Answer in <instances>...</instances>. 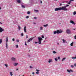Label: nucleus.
I'll use <instances>...</instances> for the list:
<instances>
[{
    "instance_id": "f257e3e1",
    "label": "nucleus",
    "mask_w": 76,
    "mask_h": 76,
    "mask_svg": "<svg viewBox=\"0 0 76 76\" xmlns=\"http://www.w3.org/2000/svg\"><path fill=\"white\" fill-rule=\"evenodd\" d=\"M69 6V5L68 4V5H66L65 6L62 7V9L63 10H64V11H67V10H68L66 8V7H68Z\"/></svg>"
},
{
    "instance_id": "f03ea898",
    "label": "nucleus",
    "mask_w": 76,
    "mask_h": 76,
    "mask_svg": "<svg viewBox=\"0 0 76 76\" xmlns=\"http://www.w3.org/2000/svg\"><path fill=\"white\" fill-rule=\"evenodd\" d=\"M38 43L39 44H41V41L42 40V39L41 37H38Z\"/></svg>"
},
{
    "instance_id": "7ed1b4c3",
    "label": "nucleus",
    "mask_w": 76,
    "mask_h": 76,
    "mask_svg": "<svg viewBox=\"0 0 76 76\" xmlns=\"http://www.w3.org/2000/svg\"><path fill=\"white\" fill-rule=\"evenodd\" d=\"M63 10L62 7L57 8L55 9V11H58V10Z\"/></svg>"
},
{
    "instance_id": "20e7f679",
    "label": "nucleus",
    "mask_w": 76,
    "mask_h": 76,
    "mask_svg": "<svg viewBox=\"0 0 76 76\" xmlns=\"http://www.w3.org/2000/svg\"><path fill=\"white\" fill-rule=\"evenodd\" d=\"M62 32H63V31L62 30L60 31L59 30H57L56 31V34H61V33H62Z\"/></svg>"
},
{
    "instance_id": "39448f33",
    "label": "nucleus",
    "mask_w": 76,
    "mask_h": 76,
    "mask_svg": "<svg viewBox=\"0 0 76 76\" xmlns=\"http://www.w3.org/2000/svg\"><path fill=\"white\" fill-rule=\"evenodd\" d=\"M66 32L67 34H70L71 33V31L69 29H67L66 30Z\"/></svg>"
},
{
    "instance_id": "423d86ee",
    "label": "nucleus",
    "mask_w": 76,
    "mask_h": 76,
    "mask_svg": "<svg viewBox=\"0 0 76 76\" xmlns=\"http://www.w3.org/2000/svg\"><path fill=\"white\" fill-rule=\"evenodd\" d=\"M34 39V37L30 38L28 40V42H30V41H32V39Z\"/></svg>"
},
{
    "instance_id": "0eeeda50",
    "label": "nucleus",
    "mask_w": 76,
    "mask_h": 76,
    "mask_svg": "<svg viewBox=\"0 0 76 76\" xmlns=\"http://www.w3.org/2000/svg\"><path fill=\"white\" fill-rule=\"evenodd\" d=\"M67 71L68 72H69V73H70V72H73V71L72 69H70L69 70L67 69Z\"/></svg>"
},
{
    "instance_id": "6e6552de",
    "label": "nucleus",
    "mask_w": 76,
    "mask_h": 76,
    "mask_svg": "<svg viewBox=\"0 0 76 76\" xmlns=\"http://www.w3.org/2000/svg\"><path fill=\"white\" fill-rule=\"evenodd\" d=\"M4 31V29H3L1 27H0V32H2L3 31Z\"/></svg>"
},
{
    "instance_id": "1a4fd4ad",
    "label": "nucleus",
    "mask_w": 76,
    "mask_h": 76,
    "mask_svg": "<svg viewBox=\"0 0 76 76\" xmlns=\"http://www.w3.org/2000/svg\"><path fill=\"white\" fill-rule=\"evenodd\" d=\"M11 60H12V61H15L16 60V58L13 57H12L11 58Z\"/></svg>"
},
{
    "instance_id": "9d476101",
    "label": "nucleus",
    "mask_w": 76,
    "mask_h": 76,
    "mask_svg": "<svg viewBox=\"0 0 76 76\" xmlns=\"http://www.w3.org/2000/svg\"><path fill=\"white\" fill-rule=\"evenodd\" d=\"M26 27L25 26L24 28V31L25 32H26Z\"/></svg>"
},
{
    "instance_id": "9b49d317",
    "label": "nucleus",
    "mask_w": 76,
    "mask_h": 76,
    "mask_svg": "<svg viewBox=\"0 0 76 76\" xmlns=\"http://www.w3.org/2000/svg\"><path fill=\"white\" fill-rule=\"evenodd\" d=\"M70 22L71 23H72V24H74V25H75L76 23H74L73 21H72V20H71L70 21Z\"/></svg>"
},
{
    "instance_id": "f8f14e48",
    "label": "nucleus",
    "mask_w": 76,
    "mask_h": 76,
    "mask_svg": "<svg viewBox=\"0 0 76 76\" xmlns=\"http://www.w3.org/2000/svg\"><path fill=\"white\" fill-rule=\"evenodd\" d=\"M52 61L53 60H52V59H49L48 61V62L49 63H50L51 62H52Z\"/></svg>"
},
{
    "instance_id": "ddd939ff",
    "label": "nucleus",
    "mask_w": 76,
    "mask_h": 76,
    "mask_svg": "<svg viewBox=\"0 0 76 76\" xmlns=\"http://www.w3.org/2000/svg\"><path fill=\"white\" fill-rule=\"evenodd\" d=\"M74 1V0H70L68 2V4H70L71 3V1Z\"/></svg>"
},
{
    "instance_id": "4468645a",
    "label": "nucleus",
    "mask_w": 76,
    "mask_h": 76,
    "mask_svg": "<svg viewBox=\"0 0 76 76\" xmlns=\"http://www.w3.org/2000/svg\"><path fill=\"white\" fill-rule=\"evenodd\" d=\"M13 64L14 65V66H17L18 65V63H14Z\"/></svg>"
},
{
    "instance_id": "2eb2a0df",
    "label": "nucleus",
    "mask_w": 76,
    "mask_h": 76,
    "mask_svg": "<svg viewBox=\"0 0 76 76\" xmlns=\"http://www.w3.org/2000/svg\"><path fill=\"white\" fill-rule=\"evenodd\" d=\"M21 7L22 8H25V6L22 4H21Z\"/></svg>"
},
{
    "instance_id": "dca6fc26",
    "label": "nucleus",
    "mask_w": 76,
    "mask_h": 76,
    "mask_svg": "<svg viewBox=\"0 0 76 76\" xmlns=\"http://www.w3.org/2000/svg\"><path fill=\"white\" fill-rule=\"evenodd\" d=\"M74 43V42H72V43H71L70 44V45L71 46H73V43Z\"/></svg>"
},
{
    "instance_id": "f3484780",
    "label": "nucleus",
    "mask_w": 76,
    "mask_h": 76,
    "mask_svg": "<svg viewBox=\"0 0 76 76\" xmlns=\"http://www.w3.org/2000/svg\"><path fill=\"white\" fill-rule=\"evenodd\" d=\"M17 2H18V3H20V2H21L20 0H17Z\"/></svg>"
},
{
    "instance_id": "a211bd4d",
    "label": "nucleus",
    "mask_w": 76,
    "mask_h": 76,
    "mask_svg": "<svg viewBox=\"0 0 76 76\" xmlns=\"http://www.w3.org/2000/svg\"><path fill=\"white\" fill-rule=\"evenodd\" d=\"M65 59H66V58H63L62 60V61H64Z\"/></svg>"
},
{
    "instance_id": "6ab92c4d",
    "label": "nucleus",
    "mask_w": 76,
    "mask_h": 76,
    "mask_svg": "<svg viewBox=\"0 0 76 76\" xmlns=\"http://www.w3.org/2000/svg\"><path fill=\"white\" fill-rule=\"evenodd\" d=\"M2 41H3V40L2 39H0V44L2 43Z\"/></svg>"
},
{
    "instance_id": "aec40b11",
    "label": "nucleus",
    "mask_w": 76,
    "mask_h": 76,
    "mask_svg": "<svg viewBox=\"0 0 76 76\" xmlns=\"http://www.w3.org/2000/svg\"><path fill=\"white\" fill-rule=\"evenodd\" d=\"M43 26L44 27H47V26H48V24L44 25Z\"/></svg>"
},
{
    "instance_id": "412c9836",
    "label": "nucleus",
    "mask_w": 76,
    "mask_h": 76,
    "mask_svg": "<svg viewBox=\"0 0 76 76\" xmlns=\"http://www.w3.org/2000/svg\"><path fill=\"white\" fill-rule=\"evenodd\" d=\"M8 41V37H7L6 38V42H7Z\"/></svg>"
},
{
    "instance_id": "4be33fe9",
    "label": "nucleus",
    "mask_w": 76,
    "mask_h": 76,
    "mask_svg": "<svg viewBox=\"0 0 76 76\" xmlns=\"http://www.w3.org/2000/svg\"><path fill=\"white\" fill-rule=\"evenodd\" d=\"M10 74L11 76H13V74H12V72H10Z\"/></svg>"
},
{
    "instance_id": "5701e85b",
    "label": "nucleus",
    "mask_w": 76,
    "mask_h": 76,
    "mask_svg": "<svg viewBox=\"0 0 76 76\" xmlns=\"http://www.w3.org/2000/svg\"><path fill=\"white\" fill-rule=\"evenodd\" d=\"M18 30H19V31H20V26H18Z\"/></svg>"
},
{
    "instance_id": "b1692460",
    "label": "nucleus",
    "mask_w": 76,
    "mask_h": 76,
    "mask_svg": "<svg viewBox=\"0 0 76 76\" xmlns=\"http://www.w3.org/2000/svg\"><path fill=\"white\" fill-rule=\"evenodd\" d=\"M73 14L74 15H76V12L75 11L73 13Z\"/></svg>"
},
{
    "instance_id": "393cba45",
    "label": "nucleus",
    "mask_w": 76,
    "mask_h": 76,
    "mask_svg": "<svg viewBox=\"0 0 76 76\" xmlns=\"http://www.w3.org/2000/svg\"><path fill=\"white\" fill-rule=\"evenodd\" d=\"M43 29V27H42V26L40 27V30H42Z\"/></svg>"
},
{
    "instance_id": "a878e982",
    "label": "nucleus",
    "mask_w": 76,
    "mask_h": 76,
    "mask_svg": "<svg viewBox=\"0 0 76 76\" xmlns=\"http://www.w3.org/2000/svg\"><path fill=\"white\" fill-rule=\"evenodd\" d=\"M53 54H56V53H57V52L54 51H53Z\"/></svg>"
},
{
    "instance_id": "bb28decb",
    "label": "nucleus",
    "mask_w": 76,
    "mask_h": 76,
    "mask_svg": "<svg viewBox=\"0 0 76 76\" xmlns=\"http://www.w3.org/2000/svg\"><path fill=\"white\" fill-rule=\"evenodd\" d=\"M30 13H31V12H30V11H28L27 12L28 15H29V14H30Z\"/></svg>"
},
{
    "instance_id": "cd10ccee",
    "label": "nucleus",
    "mask_w": 76,
    "mask_h": 76,
    "mask_svg": "<svg viewBox=\"0 0 76 76\" xmlns=\"http://www.w3.org/2000/svg\"><path fill=\"white\" fill-rule=\"evenodd\" d=\"M4 65L5 66H6V67H8V65L7 64H4Z\"/></svg>"
},
{
    "instance_id": "c85d7f7f",
    "label": "nucleus",
    "mask_w": 76,
    "mask_h": 76,
    "mask_svg": "<svg viewBox=\"0 0 76 76\" xmlns=\"http://www.w3.org/2000/svg\"><path fill=\"white\" fill-rule=\"evenodd\" d=\"M53 34L55 35L56 34V31H55L53 32Z\"/></svg>"
},
{
    "instance_id": "c756f323",
    "label": "nucleus",
    "mask_w": 76,
    "mask_h": 76,
    "mask_svg": "<svg viewBox=\"0 0 76 76\" xmlns=\"http://www.w3.org/2000/svg\"><path fill=\"white\" fill-rule=\"evenodd\" d=\"M55 60L56 61H57L58 60L57 58H55Z\"/></svg>"
},
{
    "instance_id": "7c9ffc66",
    "label": "nucleus",
    "mask_w": 76,
    "mask_h": 76,
    "mask_svg": "<svg viewBox=\"0 0 76 76\" xmlns=\"http://www.w3.org/2000/svg\"><path fill=\"white\" fill-rule=\"evenodd\" d=\"M21 36L23 37V33H22L21 34Z\"/></svg>"
},
{
    "instance_id": "2f4dec72",
    "label": "nucleus",
    "mask_w": 76,
    "mask_h": 76,
    "mask_svg": "<svg viewBox=\"0 0 76 76\" xmlns=\"http://www.w3.org/2000/svg\"><path fill=\"white\" fill-rule=\"evenodd\" d=\"M16 41L17 42H19V39L17 40Z\"/></svg>"
},
{
    "instance_id": "473e14b6",
    "label": "nucleus",
    "mask_w": 76,
    "mask_h": 76,
    "mask_svg": "<svg viewBox=\"0 0 76 76\" xmlns=\"http://www.w3.org/2000/svg\"><path fill=\"white\" fill-rule=\"evenodd\" d=\"M58 60H60V56H58Z\"/></svg>"
},
{
    "instance_id": "72a5a7b5",
    "label": "nucleus",
    "mask_w": 76,
    "mask_h": 76,
    "mask_svg": "<svg viewBox=\"0 0 76 76\" xmlns=\"http://www.w3.org/2000/svg\"><path fill=\"white\" fill-rule=\"evenodd\" d=\"M26 19H28V18H29V16H27L26 17Z\"/></svg>"
},
{
    "instance_id": "f704fd0d",
    "label": "nucleus",
    "mask_w": 76,
    "mask_h": 76,
    "mask_svg": "<svg viewBox=\"0 0 76 76\" xmlns=\"http://www.w3.org/2000/svg\"><path fill=\"white\" fill-rule=\"evenodd\" d=\"M42 38H44V36L43 35H42Z\"/></svg>"
},
{
    "instance_id": "c9c22d12",
    "label": "nucleus",
    "mask_w": 76,
    "mask_h": 76,
    "mask_svg": "<svg viewBox=\"0 0 76 76\" xmlns=\"http://www.w3.org/2000/svg\"><path fill=\"white\" fill-rule=\"evenodd\" d=\"M36 71L37 72H39V70H38L37 69H36Z\"/></svg>"
},
{
    "instance_id": "e433bc0d",
    "label": "nucleus",
    "mask_w": 76,
    "mask_h": 76,
    "mask_svg": "<svg viewBox=\"0 0 76 76\" xmlns=\"http://www.w3.org/2000/svg\"><path fill=\"white\" fill-rule=\"evenodd\" d=\"M71 67H72V68H73L74 67V66L73 65H71Z\"/></svg>"
},
{
    "instance_id": "4c0bfd02",
    "label": "nucleus",
    "mask_w": 76,
    "mask_h": 76,
    "mask_svg": "<svg viewBox=\"0 0 76 76\" xmlns=\"http://www.w3.org/2000/svg\"><path fill=\"white\" fill-rule=\"evenodd\" d=\"M36 74H37V75L39 74V72H36Z\"/></svg>"
},
{
    "instance_id": "58836bf2",
    "label": "nucleus",
    "mask_w": 76,
    "mask_h": 76,
    "mask_svg": "<svg viewBox=\"0 0 76 76\" xmlns=\"http://www.w3.org/2000/svg\"><path fill=\"white\" fill-rule=\"evenodd\" d=\"M16 48H18V45H16Z\"/></svg>"
},
{
    "instance_id": "ea45409f",
    "label": "nucleus",
    "mask_w": 76,
    "mask_h": 76,
    "mask_svg": "<svg viewBox=\"0 0 76 76\" xmlns=\"http://www.w3.org/2000/svg\"><path fill=\"white\" fill-rule=\"evenodd\" d=\"M6 47H8V46L7 45V43H6Z\"/></svg>"
},
{
    "instance_id": "a19ab883",
    "label": "nucleus",
    "mask_w": 76,
    "mask_h": 76,
    "mask_svg": "<svg viewBox=\"0 0 76 76\" xmlns=\"http://www.w3.org/2000/svg\"><path fill=\"white\" fill-rule=\"evenodd\" d=\"M63 42H65V40H64V39H63Z\"/></svg>"
},
{
    "instance_id": "79ce46f5",
    "label": "nucleus",
    "mask_w": 76,
    "mask_h": 76,
    "mask_svg": "<svg viewBox=\"0 0 76 76\" xmlns=\"http://www.w3.org/2000/svg\"><path fill=\"white\" fill-rule=\"evenodd\" d=\"M74 38L75 39H76V35H75V36L74 37Z\"/></svg>"
},
{
    "instance_id": "37998d69",
    "label": "nucleus",
    "mask_w": 76,
    "mask_h": 76,
    "mask_svg": "<svg viewBox=\"0 0 76 76\" xmlns=\"http://www.w3.org/2000/svg\"><path fill=\"white\" fill-rule=\"evenodd\" d=\"M25 45H27V44H26V42H25Z\"/></svg>"
},
{
    "instance_id": "c03bdc74",
    "label": "nucleus",
    "mask_w": 76,
    "mask_h": 76,
    "mask_svg": "<svg viewBox=\"0 0 76 76\" xmlns=\"http://www.w3.org/2000/svg\"><path fill=\"white\" fill-rule=\"evenodd\" d=\"M30 69H32V66H30Z\"/></svg>"
},
{
    "instance_id": "a18cd8bd",
    "label": "nucleus",
    "mask_w": 76,
    "mask_h": 76,
    "mask_svg": "<svg viewBox=\"0 0 76 76\" xmlns=\"http://www.w3.org/2000/svg\"><path fill=\"white\" fill-rule=\"evenodd\" d=\"M12 40L13 41H15V39L13 38L12 39Z\"/></svg>"
},
{
    "instance_id": "49530a36",
    "label": "nucleus",
    "mask_w": 76,
    "mask_h": 76,
    "mask_svg": "<svg viewBox=\"0 0 76 76\" xmlns=\"http://www.w3.org/2000/svg\"><path fill=\"white\" fill-rule=\"evenodd\" d=\"M35 12H38V10H35Z\"/></svg>"
},
{
    "instance_id": "de8ad7c7",
    "label": "nucleus",
    "mask_w": 76,
    "mask_h": 76,
    "mask_svg": "<svg viewBox=\"0 0 76 76\" xmlns=\"http://www.w3.org/2000/svg\"><path fill=\"white\" fill-rule=\"evenodd\" d=\"M32 75H34V74H35V72H33L32 73Z\"/></svg>"
},
{
    "instance_id": "09e8293b",
    "label": "nucleus",
    "mask_w": 76,
    "mask_h": 76,
    "mask_svg": "<svg viewBox=\"0 0 76 76\" xmlns=\"http://www.w3.org/2000/svg\"><path fill=\"white\" fill-rule=\"evenodd\" d=\"M62 5V4L61 3H60V6H61Z\"/></svg>"
},
{
    "instance_id": "8fccbe9b",
    "label": "nucleus",
    "mask_w": 76,
    "mask_h": 76,
    "mask_svg": "<svg viewBox=\"0 0 76 76\" xmlns=\"http://www.w3.org/2000/svg\"><path fill=\"white\" fill-rule=\"evenodd\" d=\"M33 24L34 25H36V23H33Z\"/></svg>"
},
{
    "instance_id": "3c124183",
    "label": "nucleus",
    "mask_w": 76,
    "mask_h": 76,
    "mask_svg": "<svg viewBox=\"0 0 76 76\" xmlns=\"http://www.w3.org/2000/svg\"><path fill=\"white\" fill-rule=\"evenodd\" d=\"M0 23L1 24V25H3V23H1V22H0Z\"/></svg>"
},
{
    "instance_id": "603ef678",
    "label": "nucleus",
    "mask_w": 76,
    "mask_h": 76,
    "mask_svg": "<svg viewBox=\"0 0 76 76\" xmlns=\"http://www.w3.org/2000/svg\"><path fill=\"white\" fill-rule=\"evenodd\" d=\"M74 66H76V63L74 64Z\"/></svg>"
},
{
    "instance_id": "864d4df0",
    "label": "nucleus",
    "mask_w": 76,
    "mask_h": 76,
    "mask_svg": "<svg viewBox=\"0 0 76 76\" xmlns=\"http://www.w3.org/2000/svg\"><path fill=\"white\" fill-rule=\"evenodd\" d=\"M37 17H34V19H37Z\"/></svg>"
},
{
    "instance_id": "5fc2aeb1",
    "label": "nucleus",
    "mask_w": 76,
    "mask_h": 76,
    "mask_svg": "<svg viewBox=\"0 0 76 76\" xmlns=\"http://www.w3.org/2000/svg\"><path fill=\"white\" fill-rule=\"evenodd\" d=\"M37 43H38V42H35V44H37Z\"/></svg>"
},
{
    "instance_id": "6e6d98bb",
    "label": "nucleus",
    "mask_w": 76,
    "mask_h": 76,
    "mask_svg": "<svg viewBox=\"0 0 76 76\" xmlns=\"http://www.w3.org/2000/svg\"><path fill=\"white\" fill-rule=\"evenodd\" d=\"M26 38H28V35L26 36Z\"/></svg>"
},
{
    "instance_id": "4d7b16f0",
    "label": "nucleus",
    "mask_w": 76,
    "mask_h": 76,
    "mask_svg": "<svg viewBox=\"0 0 76 76\" xmlns=\"http://www.w3.org/2000/svg\"><path fill=\"white\" fill-rule=\"evenodd\" d=\"M40 3H41V4H42V1H41V0Z\"/></svg>"
},
{
    "instance_id": "13d9d810",
    "label": "nucleus",
    "mask_w": 76,
    "mask_h": 76,
    "mask_svg": "<svg viewBox=\"0 0 76 76\" xmlns=\"http://www.w3.org/2000/svg\"><path fill=\"white\" fill-rule=\"evenodd\" d=\"M28 57H31V55H28Z\"/></svg>"
},
{
    "instance_id": "bf43d9fd",
    "label": "nucleus",
    "mask_w": 76,
    "mask_h": 76,
    "mask_svg": "<svg viewBox=\"0 0 76 76\" xmlns=\"http://www.w3.org/2000/svg\"><path fill=\"white\" fill-rule=\"evenodd\" d=\"M16 70H17V71L18 70V68L16 69Z\"/></svg>"
},
{
    "instance_id": "052dcab7",
    "label": "nucleus",
    "mask_w": 76,
    "mask_h": 76,
    "mask_svg": "<svg viewBox=\"0 0 76 76\" xmlns=\"http://www.w3.org/2000/svg\"><path fill=\"white\" fill-rule=\"evenodd\" d=\"M1 7H0V10H1Z\"/></svg>"
},
{
    "instance_id": "680f3d73",
    "label": "nucleus",
    "mask_w": 76,
    "mask_h": 76,
    "mask_svg": "<svg viewBox=\"0 0 76 76\" xmlns=\"http://www.w3.org/2000/svg\"><path fill=\"white\" fill-rule=\"evenodd\" d=\"M57 44L58 45H59V43H57Z\"/></svg>"
},
{
    "instance_id": "e2e57ef3",
    "label": "nucleus",
    "mask_w": 76,
    "mask_h": 76,
    "mask_svg": "<svg viewBox=\"0 0 76 76\" xmlns=\"http://www.w3.org/2000/svg\"><path fill=\"white\" fill-rule=\"evenodd\" d=\"M47 37H46L45 38V39H47Z\"/></svg>"
},
{
    "instance_id": "0e129e2a",
    "label": "nucleus",
    "mask_w": 76,
    "mask_h": 76,
    "mask_svg": "<svg viewBox=\"0 0 76 76\" xmlns=\"http://www.w3.org/2000/svg\"><path fill=\"white\" fill-rule=\"evenodd\" d=\"M73 30H75V29H73Z\"/></svg>"
},
{
    "instance_id": "69168bd1",
    "label": "nucleus",
    "mask_w": 76,
    "mask_h": 76,
    "mask_svg": "<svg viewBox=\"0 0 76 76\" xmlns=\"http://www.w3.org/2000/svg\"><path fill=\"white\" fill-rule=\"evenodd\" d=\"M30 51H31V50H29V52H30Z\"/></svg>"
},
{
    "instance_id": "338daca9",
    "label": "nucleus",
    "mask_w": 76,
    "mask_h": 76,
    "mask_svg": "<svg viewBox=\"0 0 76 76\" xmlns=\"http://www.w3.org/2000/svg\"><path fill=\"white\" fill-rule=\"evenodd\" d=\"M6 48H7V47H6Z\"/></svg>"
},
{
    "instance_id": "774afa93",
    "label": "nucleus",
    "mask_w": 76,
    "mask_h": 76,
    "mask_svg": "<svg viewBox=\"0 0 76 76\" xmlns=\"http://www.w3.org/2000/svg\"><path fill=\"white\" fill-rule=\"evenodd\" d=\"M62 3H64V2H62Z\"/></svg>"
}]
</instances>
